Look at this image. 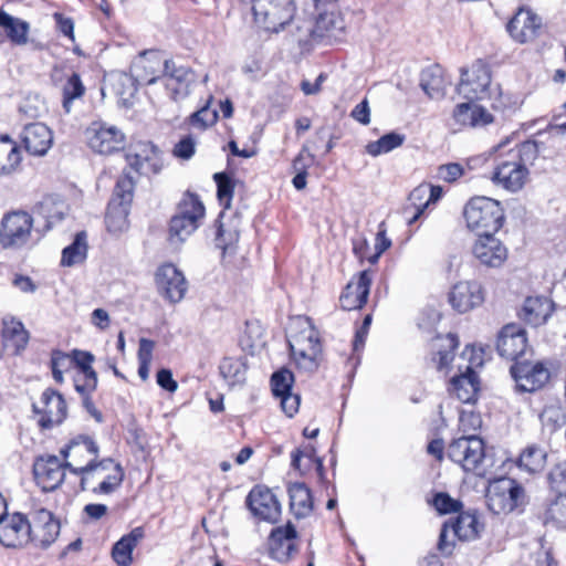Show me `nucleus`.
I'll return each instance as SVG.
<instances>
[{
    "instance_id": "obj_1",
    "label": "nucleus",
    "mask_w": 566,
    "mask_h": 566,
    "mask_svg": "<svg viewBox=\"0 0 566 566\" xmlns=\"http://www.w3.org/2000/svg\"><path fill=\"white\" fill-rule=\"evenodd\" d=\"M535 153V145L525 143L520 147L510 149L505 155L500 156L491 177L493 184L512 193L523 189L530 176L524 156Z\"/></svg>"
},
{
    "instance_id": "obj_2",
    "label": "nucleus",
    "mask_w": 566,
    "mask_h": 566,
    "mask_svg": "<svg viewBox=\"0 0 566 566\" xmlns=\"http://www.w3.org/2000/svg\"><path fill=\"white\" fill-rule=\"evenodd\" d=\"M467 227L476 234L496 233L504 223V209L500 201L478 196L471 198L463 210Z\"/></svg>"
},
{
    "instance_id": "obj_3",
    "label": "nucleus",
    "mask_w": 566,
    "mask_h": 566,
    "mask_svg": "<svg viewBox=\"0 0 566 566\" xmlns=\"http://www.w3.org/2000/svg\"><path fill=\"white\" fill-rule=\"evenodd\" d=\"M298 332L289 336L291 355L300 369L315 371L319 365L322 346L318 332L310 318L298 319Z\"/></svg>"
},
{
    "instance_id": "obj_4",
    "label": "nucleus",
    "mask_w": 566,
    "mask_h": 566,
    "mask_svg": "<svg viewBox=\"0 0 566 566\" xmlns=\"http://www.w3.org/2000/svg\"><path fill=\"white\" fill-rule=\"evenodd\" d=\"M80 484L82 490H92L95 494L113 493L124 480L122 465L111 458L99 461L97 459L81 474Z\"/></svg>"
},
{
    "instance_id": "obj_5",
    "label": "nucleus",
    "mask_w": 566,
    "mask_h": 566,
    "mask_svg": "<svg viewBox=\"0 0 566 566\" xmlns=\"http://www.w3.org/2000/svg\"><path fill=\"white\" fill-rule=\"evenodd\" d=\"M251 6L255 24L268 33H279L294 17L292 0H242Z\"/></svg>"
},
{
    "instance_id": "obj_6",
    "label": "nucleus",
    "mask_w": 566,
    "mask_h": 566,
    "mask_svg": "<svg viewBox=\"0 0 566 566\" xmlns=\"http://www.w3.org/2000/svg\"><path fill=\"white\" fill-rule=\"evenodd\" d=\"M447 454L465 472L481 474L480 469L485 459V446L483 440L475 434L462 436L448 446Z\"/></svg>"
},
{
    "instance_id": "obj_7",
    "label": "nucleus",
    "mask_w": 566,
    "mask_h": 566,
    "mask_svg": "<svg viewBox=\"0 0 566 566\" xmlns=\"http://www.w3.org/2000/svg\"><path fill=\"white\" fill-rule=\"evenodd\" d=\"M485 499L491 512L507 514L523 502L524 489L513 479L501 478L490 482Z\"/></svg>"
},
{
    "instance_id": "obj_8",
    "label": "nucleus",
    "mask_w": 566,
    "mask_h": 566,
    "mask_svg": "<svg viewBox=\"0 0 566 566\" xmlns=\"http://www.w3.org/2000/svg\"><path fill=\"white\" fill-rule=\"evenodd\" d=\"M491 70L482 60H476L470 67L461 71L458 93L463 98L474 102L491 98Z\"/></svg>"
},
{
    "instance_id": "obj_9",
    "label": "nucleus",
    "mask_w": 566,
    "mask_h": 566,
    "mask_svg": "<svg viewBox=\"0 0 566 566\" xmlns=\"http://www.w3.org/2000/svg\"><path fill=\"white\" fill-rule=\"evenodd\" d=\"M88 147L96 154L111 155L119 151L125 145V135L114 125L93 122L85 130Z\"/></svg>"
},
{
    "instance_id": "obj_10",
    "label": "nucleus",
    "mask_w": 566,
    "mask_h": 566,
    "mask_svg": "<svg viewBox=\"0 0 566 566\" xmlns=\"http://www.w3.org/2000/svg\"><path fill=\"white\" fill-rule=\"evenodd\" d=\"M483 527L484 525L481 523L475 512H461L454 523L450 526L447 523L443 525L439 537L438 548L442 554H451L453 544L447 542L449 530H451L452 534L461 541H473L480 536Z\"/></svg>"
},
{
    "instance_id": "obj_11",
    "label": "nucleus",
    "mask_w": 566,
    "mask_h": 566,
    "mask_svg": "<svg viewBox=\"0 0 566 566\" xmlns=\"http://www.w3.org/2000/svg\"><path fill=\"white\" fill-rule=\"evenodd\" d=\"M155 284L158 294L171 304L181 302L188 291L184 273L171 263L163 264L156 270Z\"/></svg>"
},
{
    "instance_id": "obj_12",
    "label": "nucleus",
    "mask_w": 566,
    "mask_h": 566,
    "mask_svg": "<svg viewBox=\"0 0 566 566\" xmlns=\"http://www.w3.org/2000/svg\"><path fill=\"white\" fill-rule=\"evenodd\" d=\"M510 373L515 387L522 392H533L543 388L549 380L551 373L541 361H516Z\"/></svg>"
},
{
    "instance_id": "obj_13",
    "label": "nucleus",
    "mask_w": 566,
    "mask_h": 566,
    "mask_svg": "<svg viewBox=\"0 0 566 566\" xmlns=\"http://www.w3.org/2000/svg\"><path fill=\"white\" fill-rule=\"evenodd\" d=\"M61 453L67 460L65 468L78 475L97 459L98 447L92 438L78 436Z\"/></svg>"
},
{
    "instance_id": "obj_14",
    "label": "nucleus",
    "mask_w": 566,
    "mask_h": 566,
    "mask_svg": "<svg viewBox=\"0 0 566 566\" xmlns=\"http://www.w3.org/2000/svg\"><path fill=\"white\" fill-rule=\"evenodd\" d=\"M128 168L137 175H156L163 168V158L159 149L148 142H140L132 146L126 154Z\"/></svg>"
},
{
    "instance_id": "obj_15",
    "label": "nucleus",
    "mask_w": 566,
    "mask_h": 566,
    "mask_svg": "<svg viewBox=\"0 0 566 566\" xmlns=\"http://www.w3.org/2000/svg\"><path fill=\"white\" fill-rule=\"evenodd\" d=\"M163 81L171 99L178 102L185 99L196 81L193 71L184 65H176L174 61L164 63Z\"/></svg>"
},
{
    "instance_id": "obj_16",
    "label": "nucleus",
    "mask_w": 566,
    "mask_h": 566,
    "mask_svg": "<svg viewBox=\"0 0 566 566\" xmlns=\"http://www.w3.org/2000/svg\"><path fill=\"white\" fill-rule=\"evenodd\" d=\"M448 300L454 311L463 314L483 304L485 291L478 281H460L451 287Z\"/></svg>"
},
{
    "instance_id": "obj_17",
    "label": "nucleus",
    "mask_w": 566,
    "mask_h": 566,
    "mask_svg": "<svg viewBox=\"0 0 566 566\" xmlns=\"http://www.w3.org/2000/svg\"><path fill=\"white\" fill-rule=\"evenodd\" d=\"M33 410L40 415L39 424L42 428H51L60 424L66 417V402L63 396L52 388H46L38 403H33Z\"/></svg>"
},
{
    "instance_id": "obj_18",
    "label": "nucleus",
    "mask_w": 566,
    "mask_h": 566,
    "mask_svg": "<svg viewBox=\"0 0 566 566\" xmlns=\"http://www.w3.org/2000/svg\"><path fill=\"white\" fill-rule=\"evenodd\" d=\"M31 542L36 546L48 547L60 533V524L46 509H38L28 516Z\"/></svg>"
},
{
    "instance_id": "obj_19",
    "label": "nucleus",
    "mask_w": 566,
    "mask_h": 566,
    "mask_svg": "<svg viewBox=\"0 0 566 566\" xmlns=\"http://www.w3.org/2000/svg\"><path fill=\"white\" fill-rule=\"evenodd\" d=\"M494 234H478L472 247L474 258L489 268L502 266L509 256L507 248Z\"/></svg>"
},
{
    "instance_id": "obj_20",
    "label": "nucleus",
    "mask_w": 566,
    "mask_h": 566,
    "mask_svg": "<svg viewBox=\"0 0 566 566\" xmlns=\"http://www.w3.org/2000/svg\"><path fill=\"white\" fill-rule=\"evenodd\" d=\"M30 542L28 516L22 513H7L0 521V543L6 547H22Z\"/></svg>"
},
{
    "instance_id": "obj_21",
    "label": "nucleus",
    "mask_w": 566,
    "mask_h": 566,
    "mask_svg": "<svg viewBox=\"0 0 566 566\" xmlns=\"http://www.w3.org/2000/svg\"><path fill=\"white\" fill-rule=\"evenodd\" d=\"M33 218L24 211L8 213L1 223L0 238L4 245H20L30 237Z\"/></svg>"
},
{
    "instance_id": "obj_22",
    "label": "nucleus",
    "mask_w": 566,
    "mask_h": 566,
    "mask_svg": "<svg viewBox=\"0 0 566 566\" xmlns=\"http://www.w3.org/2000/svg\"><path fill=\"white\" fill-rule=\"evenodd\" d=\"M65 465L56 455L39 457L33 464L36 484L45 492L57 489L65 478Z\"/></svg>"
},
{
    "instance_id": "obj_23",
    "label": "nucleus",
    "mask_w": 566,
    "mask_h": 566,
    "mask_svg": "<svg viewBox=\"0 0 566 566\" xmlns=\"http://www.w3.org/2000/svg\"><path fill=\"white\" fill-rule=\"evenodd\" d=\"M247 504L252 514L262 521L275 523L281 515L276 496L264 486H254L247 497Z\"/></svg>"
},
{
    "instance_id": "obj_24",
    "label": "nucleus",
    "mask_w": 566,
    "mask_h": 566,
    "mask_svg": "<svg viewBox=\"0 0 566 566\" xmlns=\"http://www.w3.org/2000/svg\"><path fill=\"white\" fill-rule=\"evenodd\" d=\"M95 357L90 352L80 349L71 352V361L77 368L74 387L82 396L91 395L97 387V374L92 366Z\"/></svg>"
},
{
    "instance_id": "obj_25",
    "label": "nucleus",
    "mask_w": 566,
    "mask_h": 566,
    "mask_svg": "<svg viewBox=\"0 0 566 566\" xmlns=\"http://www.w3.org/2000/svg\"><path fill=\"white\" fill-rule=\"evenodd\" d=\"M371 282V273L367 270L354 276L339 296L340 307L345 311L361 308L368 300Z\"/></svg>"
},
{
    "instance_id": "obj_26",
    "label": "nucleus",
    "mask_w": 566,
    "mask_h": 566,
    "mask_svg": "<svg viewBox=\"0 0 566 566\" xmlns=\"http://www.w3.org/2000/svg\"><path fill=\"white\" fill-rule=\"evenodd\" d=\"M527 346L526 332L518 325H505L500 332L496 344L500 356L516 363L525 354Z\"/></svg>"
},
{
    "instance_id": "obj_27",
    "label": "nucleus",
    "mask_w": 566,
    "mask_h": 566,
    "mask_svg": "<svg viewBox=\"0 0 566 566\" xmlns=\"http://www.w3.org/2000/svg\"><path fill=\"white\" fill-rule=\"evenodd\" d=\"M542 25L541 18L530 9L520 8L509 21L506 29L512 39L518 43H526L537 36Z\"/></svg>"
},
{
    "instance_id": "obj_28",
    "label": "nucleus",
    "mask_w": 566,
    "mask_h": 566,
    "mask_svg": "<svg viewBox=\"0 0 566 566\" xmlns=\"http://www.w3.org/2000/svg\"><path fill=\"white\" fill-rule=\"evenodd\" d=\"M166 61L158 51H144L134 60L132 72L136 80L150 85L164 75V63Z\"/></svg>"
},
{
    "instance_id": "obj_29",
    "label": "nucleus",
    "mask_w": 566,
    "mask_h": 566,
    "mask_svg": "<svg viewBox=\"0 0 566 566\" xmlns=\"http://www.w3.org/2000/svg\"><path fill=\"white\" fill-rule=\"evenodd\" d=\"M21 140L25 150L33 156H43L53 144L51 129L42 123H31L24 126Z\"/></svg>"
},
{
    "instance_id": "obj_30",
    "label": "nucleus",
    "mask_w": 566,
    "mask_h": 566,
    "mask_svg": "<svg viewBox=\"0 0 566 566\" xmlns=\"http://www.w3.org/2000/svg\"><path fill=\"white\" fill-rule=\"evenodd\" d=\"M296 531L292 524L274 528L269 537V553L270 556L281 563L290 559L291 555L295 552Z\"/></svg>"
},
{
    "instance_id": "obj_31",
    "label": "nucleus",
    "mask_w": 566,
    "mask_h": 566,
    "mask_svg": "<svg viewBox=\"0 0 566 566\" xmlns=\"http://www.w3.org/2000/svg\"><path fill=\"white\" fill-rule=\"evenodd\" d=\"M66 211L67 206L63 200L53 196H48L34 207L33 220L42 228V230L48 231L64 219Z\"/></svg>"
},
{
    "instance_id": "obj_32",
    "label": "nucleus",
    "mask_w": 566,
    "mask_h": 566,
    "mask_svg": "<svg viewBox=\"0 0 566 566\" xmlns=\"http://www.w3.org/2000/svg\"><path fill=\"white\" fill-rule=\"evenodd\" d=\"M240 219L238 216H227L221 212L217 221L216 247L223 254L232 253L239 241Z\"/></svg>"
},
{
    "instance_id": "obj_33",
    "label": "nucleus",
    "mask_w": 566,
    "mask_h": 566,
    "mask_svg": "<svg viewBox=\"0 0 566 566\" xmlns=\"http://www.w3.org/2000/svg\"><path fill=\"white\" fill-rule=\"evenodd\" d=\"M554 311L553 302L544 296H530L524 301L520 317L531 326H539L547 322Z\"/></svg>"
},
{
    "instance_id": "obj_34",
    "label": "nucleus",
    "mask_w": 566,
    "mask_h": 566,
    "mask_svg": "<svg viewBox=\"0 0 566 566\" xmlns=\"http://www.w3.org/2000/svg\"><path fill=\"white\" fill-rule=\"evenodd\" d=\"M449 390L461 402L471 403L476 400L479 380L471 365L465 367L464 373L455 375L451 378Z\"/></svg>"
},
{
    "instance_id": "obj_35",
    "label": "nucleus",
    "mask_w": 566,
    "mask_h": 566,
    "mask_svg": "<svg viewBox=\"0 0 566 566\" xmlns=\"http://www.w3.org/2000/svg\"><path fill=\"white\" fill-rule=\"evenodd\" d=\"M453 117L459 124L473 128L484 127L494 120L488 109L470 101L457 105Z\"/></svg>"
},
{
    "instance_id": "obj_36",
    "label": "nucleus",
    "mask_w": 566,
    "mask_h": 566,
    "mask_svg": "<svg viewBox=\"0 0 566 566\" xmlns=\"http://www.w3.org/2000/svg\"><path fill=\"white\" fill-rule=\"evenodd\" d=\"M0 28L12 44L21 46L28 43L30 24L27 21L0 10Z\"/></svg>"
},
{
    "instance_id": "obj_37",
    "label": "nucleus",
    "mask_w": 566,
    "mask_h": 566,
    "mask_svg": "<svg viewBox=\"0 0 566 566\" xmlns=\"http://www.w3.org/2000/svg\"><path fill=\"white\" fill-rule=\"evenodd\" d=\"M290 509L296 518L308 516L313 511V497L311 490L301 482L289 486Z\"/></svg>"
},
{
    "instance_id": "obj_38",
    "label": "nucleus",
    "mask_w": 566,
    "mask_h": 566,
    "mask_svg": "<svg viewBox=\"0 0 566 566\" xmlns=\"http://www.w3.org/2000/svg\"><path fill=\"white\" fill-rule=\"evenodd\" d=\"M447 85L448 81L439 65H432L422 71L420 86L430 98L439 99L443 97Z\"/></svg>"
},
{
    "instance_id": "obj_39",
    "label": "nucleus",
    "mask_w": 566,
    "mask_h": 566,
    "mask_svg": "<svg viewBox=\"0 0 566 566\" xmlns=\"http://www.w3.org/2000/svg\"><path fill=\"white\" fill-rule=\"evenodd\" d=\"M143 537V528L136 527L115 543L112 556L118 566H130L132 553Z\"/></svg>"
},
{
    "instance_id": "obj_40",
    "label": "nucleus",
    "mask_w": 566,
    "mask_h": 566,
    "mask_svg": "<svg viewBox=\"0 0 566 566\" xmlns=\"http://www.w3.org/2000/svg\"><path fill=\"white\" fill-rule=\"evenodd\" d=\"M547 452L537 444H530L524 448L517 459L520 470L528 474L541 473L546 465Z\"/></svg>"
},
{
    "instance_id": "obj_41",
    "label": "nucleus",
    "mask_w": 566,
    "mask_h": 566,
    "mask_svg": "<svg viewBox=\"0 0 566 566\" xmlns=\"http://www.w3.org/2000/svg\"><path fill=\"white\" fill-rule=\"evenodd\" d=\"M292 458V467L295 470H298L301 473H305L306 471L314 468L321 480L324 479V465L322 459L317 458L315 454V449L313 446L308 444L303 449H296L291 454Z\"/></svg>"
},
{
    "instance_id": "obj_42",
    "label": "nucleus",
    "mask_w": 566,
    "mask_h": 566,
    "mask_svg": "<svg viewBox=\"0 0 566 566\" xmlns=\"http://www.w3.org/2000/svg\"><path fill=\"white\" fill-rule=\"evenodd\" d=\"M21 150L9 136H0V175L13 172L21 163Z\"/></svg>"
},
{
    "instance_id": "obj_43",
    "label": "nucleus",
    "mask_w": 566,
    "mask_h": 566,
    "mask_svg": "<svg viewBox=\"0 0 566 566\" xmlns=\"http://www.w3.org/2000/svg\"><path fill=\"white\" fill-rule=\"evenodd\" d=\"M2 338L7 347L18 353L27 346L29 335L20 321L10 318L3 319Z\"/></svg>"
},
{
    "instance_id": "obj_44",
    "label": "nucleus",
    "mask_w": 566,
    "mask_h": 566,
    "mask_svg": "<svg viewBox=\"0 0 566 566\" xmlns=\"http://www.w3.org/2000/svg\"><path fill=\"white\" fill-rule=\"evenodd\" d=\"M458 337L453 334L439 336L433 343V348L437 350V356L433 361L437 364L439 370H449V365L453 360V350L458 347Z\"/></svg>"
},
{
    "instance_id": "obj_45",
    "label": "nucleus",
    "mask_w": 566,
    "mask_h": 566,
    "mask_svg": "<svg viewBox=\"0 0 566 566\" xmlns=\"http://www.w3.org/2000/svg\"><path fill=\"white\" fill-rule=\"evenodd\" d=\"M201 222L189 219L172 217L169 224V242L179 245L185 242L199 227Z\"/></svg>"
},
{
    "instance_id": "obj_46",
    "label": "nucleus",
    "mask_w": 566,
    "mask_h": 566,
    "mask_svg": "<svg viewBox=\"0 0 566 566\" xmlns=\"http://www.w3.org/2000/svg\"><path fill=\"white\" fill-rule=\"evenodd\" d=\"M205 214L206 209L199 196L188 191L178 203L175 217L185 219L191 218L202 222Z\"/></svg>"
},
{
    "instance_id": "obj_47",
    "label": "nucleus",
    "mask_w": 566,
    "mask_h": 566,
    "mask_svg": "<svg viewBox=\"0 0 566 566\" xmlns=\"http://www.w3.org/2000/svg\"><path fill=\"white\" fill-rule=\"evenodd\" d=\"M87 243L85 232H78L72 244L62 251L61 264L64 266H73L82 263L86 259Z\"/></svg>"
},
{
    "instance_id": "obj_48",
    "label": "nucleus",
    "mask_w": 566,
    "mask_h": 566,
    "mask_svg": "<svg viewBox=\"0 0 566 566\" xmlns=\"http://www.w3.org/2000/svg\"><path fill=\"white\" fill-rule=\"evenodd\" d=\"M128 210L126 205L109 203L105 217L106 228L109 232L117 234L128 229Z\"/></svg>"
},
{
    "instance_id": "obj_49",
    "label": "nucleus",
    "mask_w": 566,
    "mask_h": 566,
    "mask_svg": "<svg viewBox=\"0 0 566 566\" xmlns=\"http://www.w3.org/2000/svg\"><path fill=\"white\" fill-rule=\"evenodd\" d=\"M220 374L230 386L242 384L245 380L247 366L241 358H224L220 366Z\"/></svg>"
},
{
    "instance_id": "obj_50",
    "label": "nucleus",
    "mask_w": 566,
    "mask_h": 566,
    "mask_svg": "<svg viewBox=\"0 0 566 566\" xmlns=\"http://www.w3.org/2000/svg\"><path fill=\"white\" fill-rule=\"evenodd\" d=\"M406 139V136L395 132L388 133L381 136L378 140L368 143L366 151L373 157H377L381 154H387L398 147H400Z\"/></svg>"
},
{
    "instance_id": "obj_51",
    "label": "nucleus",
    "mask_w": 566,
    "mask_h": 566,
    "mask_svg": "<svg viewBox=\"0 0 566 566\" xmlns=\"http://www.w3.org/2000/svg\"><path fill=\"white\" fill-rule=\"evenodd\" d=\"M344 29V20L340 15L334 11L324 10L318 13L313 34L317 36H324L333 31H340Z\"/></svg>"
},
{
    "instance_id": "obj_52",
    "label": "nucleus",
    "mask_w": 566,
    "mask_h": 566,
    "mask_svg": "<svg viewBox=\"0 0 566 566\" xmlns=\"http://www.w3.org/2000/svg\"><path fill=\"white\" fill-rule=\"evenodd\" d=\"M430 191V187L428 185H420L416 187L409 195L408 201L409 206L406 210L412 208L413 213L409 219V224L415 223L424 212V210L429 207L428 203V195Z\"/></svg>"
},
{
    "instance_id": "obj_53",
    "label": "nucleus",
    "mask_w": 566,
    "mask_h": 566,
    "mask_svg": "<svg viewBox=\"0 0 566 566\" xmlns=\"http://www.w3.org/2000/svg\"><path fill=\"white\" fill-rule=\"evenodd\" d=\"M85 93V87L77 73H72L63 85V108L66 113L71 112L74 99L80 98Z\"/></svg>"
},
{
    "instance_id": "obj_54",
    "label": "nucleus",
    "mask_w": 566,
    "mask_h": 566,
    "mask_svg": "<svg viewBox=\"0 0 566 566\" xmlns=\"http://www.w3.org/2000/svg\"><path fill=\"white\" fill-rule=\"evenodd\" d=\"M546 523L552 522L558 527L566 528V493L559 494L552 501L545 514Z\"/></svg>"
},
{
    "instance_id": "obj_55",
    "label": "nucleus",
    "mask_w": 566,
    "mask_h": 566,
    "mask_svg": "<svg viewBox=\"0 0 566 566\" xmlns=\"http://www.w3.org/2000/svg\"><path fill=\"white\" fill-rule=\"evenodd\" d=\"M294 382L293 374L287 369H280L271 377V386L273 395L279 398L291 392Z\"/></svg>"
},
{
    "instance_id": "obj_56",
    "label": "nucleus",
    "mask_w": 566,
    "mask_h": 566,
    "mask_svg": "<svg viewBox=\"0 0 566 566\" xmlns=\"http://www.w3.org/2000/svg\"><path fill=\"white\" fill-rule=\"evenodd\" d=\"M212 96L209 97L207 103L190 116V124L199 129H206L213 125L218 119L216 109L210 108Z\"/></svg>"
},
{
    "instance_id": "obj_57",
    "label": "nucleus",
    "mask_w": 566,
    "mask_h": 566,
    "mask_svg": "<svg viewBox=\"0 0 566 566\" xmlns=\"http://www.w3.org/2000/svg\"><path fill=\"white\" fill-rule=\"evenodd\" d=\"M213 178L218 186L217 195L220 203L224 209L230 208L234 188L232 180L223 172L214 174Z\"/></svg>"
},
{
    "instance_id": "obj_58",
    "label": "nucleus",
    "mask_w": 566,
    "mask_h": 566,
    "mask_svg": "<svg viewBox=\"0 0 566 566\" xmlns=\"http://www.w3.org/2000/svg\"><path fill=\"white\" fill-rule=\"evenodd\" d=\"M135 185V179L129 171H125L124 176L120 177L115 186V195L122 199L120 202L126 205L129 202Z\"/></svg>"
},
{
    "instance_id": "obj_59",
    "label": "nucleus",
    "mask_w": 566,
    "mask_h": 566,
    "mask_svg": "<svg viewBox=\"0 0 566 566\" xmlns=\"http://www.w3.org/2000/svg\"><path fill=\"white\" fill-rule=\"evenodd\" d=\"M433 505L441 514L458 512L461 509V503L447 493L436 494Z\"/></svg>"
},
{
    "instance_id": "obj_60",
    "label": "nucleus",
    "mask_w": 566,
    "mask_h": 566,
    "mask_svg": "<svg viewBox=\"0 0 566 566\" xmlns=\"http://www.w3.org/2000/svg\"><path fill=\"white\" fill-rule=\"evenodd\" d=\"M463 175V168L460 164L450 163L437 168V178L447 182H453Z\"/></svg>"
},
{
    "instance_id": "obj_61",
    "label": "nucleus",
    "mask_w": 566,
    "mask_h": 566,
    "mask_svg": "<svg viewBox=\"0 0 566 566\" xmlns=\"http://www.w3.org/2000/svg\"><path fill=\"white\" fill-rule=\"evenodd\" d=\"M196 150V140L191 136L181 138L174 148V155L181 159H190Z\"/></svg>"
},
{
    "instance_id": "obj_62",
    "label": "nucleus",
    "mask_w": 566,
    "mask_h": 566,
    "mask_svg": "<svg viewBox=\"0 0 566 566\" xmlns=\"http://www.w3.org/2000/svg\"><path fill=\"white\" fill-rule=\"evenodd\" d=\"M481 417L473 411L463 410L460 413L459 424L463 432L474 431L481 427Z\"/></svg>"
},
{
    "instance_id": "obj_63",
    "label": "nucleus",
    "mask_w": 566,
    "mask_h": 566,
    "mask_svg": "<svg viewBox=\"0 0 566 566\" xmlns=\"http://www.w3.org/2000/svg\"><path fill=\"white\" fill-rule=\"evenodd\" d=\"M391 245V241L386 237V230L382 229V224L379 226V231L376 235L374 254L368 256L370 263H376L379 256Z\"/></svg>"
},
{
    "instance_id": "obj_64",
    "label": "nucleus",
    "mask_w": 566,
    "mask_h": 566,
    "mask_svg": "<svg viewBox=\"0 0 566 566\" xmlns=\"http://www.w3.org/2000/svg\"><path fill=\"white\" fill-rule=\"evenodd\" d=\"M548 479L553 486H559L566 483V459L555 463L548 474Z\"/></svg>"
}]
</instances>
